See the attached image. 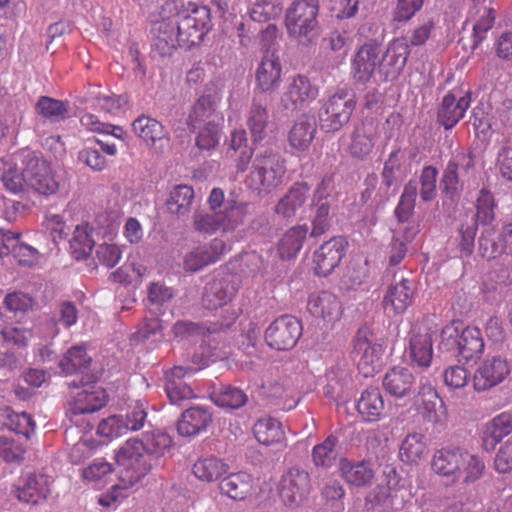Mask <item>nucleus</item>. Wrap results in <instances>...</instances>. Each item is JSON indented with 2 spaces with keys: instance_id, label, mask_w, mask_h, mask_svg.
Listing matches in <instances>:
<instances>
[{
  "instance_id": "obj_2",
  "label": "nucleus",
  "mask_w": 512,
  "mask_h": 512,
  "mask_svg": "<svg viewBox=\"0 0 512 512\" xmlns=\"http://www.w3.org/2000/svg\"><path fill=\"white\" fill-rule=\"evenodd\" d=\"M179 0H170L163 6V15L173 13L175 22L180 33V39L182 40L184 47L189 48L191 46L201 43L209 31L210 28V10L205 7H196L191 13L179 12L180 6Z\"/></svg>"
},
{
  "instance_id": "obj_23",
  "label": "nucleus",
  "mask_w": 512,
  "mask_h": 512,
  "mask_svg": "<svg viewBox=\"0 0 512 512\" xmlns=\"http://www.w3.org/2000/svg\"><path fill=\"white\" fill-rule=\"evenodd\" d=\"M416 287L412 280L401 278L391 283L384 294L383 306L395 314H403L413 303Z\"/></svg>"
},
{
  "instance_id": "obj_39",
  "label": "nucleus",
  "mask_w": 512,
  "mask_h": 512,
  "mask_svg": "<svg viewBox=\"0 0 512 512\" xmlns=\"http://www.w3.org/2000/svg\"><path fill=\"white\" fill-rule=\"evenodd\" d=\"M229 470V465L216 456L199 458L192 466L193 475L201 482L212 483L219 480Z\"/></svg>"
},
{
  "instance_id": "obj_42",
  "label": "nucleus",
  "mask_w": 512,
  "mask_h": 512,
  "mask_svg": "<svg viewBox=\"0 0 512 512\" xmlns=\"http://www.w3.org/2000/svg\"><path fill=\"white\" fill-rule=\"evenodd\" d=\"M253 434L256 440L264 446L281 443L285 438L281 422L272 417L258 419L253 426Z\"/></svg>"
},
{
  "instance_id": "obj_24",
  "label": "nucleus",
  "mask_w": 512,
  "mask_h": 512,
  "mask_svg": "<svg viewBox=\"0 0 512 512\" xmlns=\"http://www.w3.org/2000/svg\"><path fill=\"white\" fill-rule=\"evenodd\" d=\"M194 371L191 367L174 366L165 373V391L171 404L182 405L184 401L196 398L193 389L183 381L184 377L192 375Z\"/></svg>"
},
{
  "instance_id": "obj_22",
  "label": "nucleus",
  "mask_w": 512,
  "mask_h": 512,
  "mask_svg": "<svg viewBox=\"0 0 512 512\" xmlns=\"http://www.w3.org/2000/svg\"><path fill=\"white\" fill-rule=\"evenodd\" d=\"M69 386L79 389V391L73 395L74 414L93 413L105 406L107 402L106 391L95 382L82 383L81 385H78L73 381Z\"/></svg>"
},
{
  "instance_id": "obj_35",
  "label": "nucleus",
  "mask_w": 512,
  "mask_h": 512,
  "mask_svg": "<svg viewBox=\"0 0 512 512\" xmlns=\"http://www.w3.org/2000/svg\"><path fill=\"white\" fill-rule=\"evenodd\" d=\"M19 171L17 163L13 157L0 159L1 180L7 190L14 194L28 191V182L26 177V163Z\"/></svg>"
},
{
  "instance_id": "obj_5",
  "label": "nucleus",
  "mask_w": 512,
  "mask_h": 512,
  "mask_svg": "<svg viewBox=\"0 0 512 512\" xmlns=\"http://www.w3.org/2000/svg\"><path fill=\"white\" fill-rule=\"evenodd\" d=\"M441 344L447 349L455 346L458 355L467 362L479 357L485 347L479 328L467 326L460 331L454 322L446 325L441 330Z\"/></svg>"
},
{
  "instance_id": "obj_57",
  "label": "nucleus",
  "mask_w": 512,
  "mask_h": 512,
  "mask_svg": "<svg viewBox=\"0 0 512 512\" xmlns=\"http://www.w3.org/2000/svg\"><path fill=\"white\" fill-rule=\"evenodd\" d=\"M495 200L492 193L486 189H481L476 201L475 222L482 225L492 223L495 218Z\"/></svg>"
},
{
  "instance_id": "obj_54",
  "label": "nucleus",
  "mask_w": 512,
  "mask_h": 512,
  "mask_svg": "<svg viewBox=\"0 0 512 512\" xmlns=\"http://www.w3.org/2000/svg\"><path fill=\"white\" fill-rule=\"evenodd\" d=\"M213 401L222 408L238 409L247 402V396L239 388L224 386L213 394Z\"/></svg>"
},
{
  "instance_id": "obj_47",
  "label": "nucleus",
  "mask_w": 512,
  "mask_h": 512,
  "mask_svg": "<svg viewBox=\"0 0 512 512\" xmlns=\"http://www.w3.org/2000/svg\"><path fill=\"white\" fill-rule=\"evenodd\" d=\"M134 133L147 144L153 145L166 136L163 125L156 119L141 115L132 123Z\"/></svg>"
},
{
  "instance_id": "obj_14",
  "label": "nucleus",
  "mask_w": 512,
  "mask_h": 512,
  "mask_svg": "<svg viewBox=\"0 0 512 512\" xmlns=\"http://www.w3.org/2000/svg\"><path fill=\"white\" fill-rule=\"evenodd\" d=\"M228 251L227 244L223 239L214 238L209 243L198 245L186 253L183 259V268L186 272H197L218 262Z\"/></svg>"
},
{
  "instance_id": "obj_16",
  "label": "nucleus",
  "mask_w": 512,
  "mask_h": 512,
  "mask_svg": "<svg viewBox=\"0 0 512 512\" xmlns=\"http://www.w3.org/2000/svg\"><path fill=\"white\" fill-rule=\"evenodd\" d=\"M347 242L342 237H332L324 242L313 254V270L318 276L326 277L340 264L345 255Z\"/></svg>"
},
{
  "instance_id": "obj_13",
  "label": "nucleus",
  "mask_w": 512,
  "mask_h": 512,
  "mask_svg": "<svg viewBox=\"0 0 512 512\" xmlns=\"http://www.w3.org/2000/svg\"><path fill=\"white\" fill-rule=\"evenodd\" d=\"M310 490L311 481L308 472L294 467L282 476L279 496L286 506L296 507L307 499Z\"/></svg>"
},
{
  "instance_id": "obj_32",
  "label": "nucleus",
  "mask_w": 512,
  "mask_h": 512,
  "mask_svg": "<svg viewBox=\"0 0 512 512\" xmlns=\"http://www.w3.org/2000/svg\"><path fill=\"white\" fill-rule=\"evenodd\" d=\"M15 493L20 501L37 504L50 493L48 479L44 475L29 474L17 486Z\"/></svg>"
},
{
  "instance_id": "obj_58",
  "label": "nucleus",
  "mask_w": 512,
  "mask_h": 512,
  "mask_svg": "<svg viewBox=\"0 0 512 512\" xmlns=\"http://www.w3.org/2000/svg\"><path fill=\"white\" fill-rule=\"evenodd\" d=\"M438 170L431 165L424 166L421 170L419 183H420V198L424 202H430L436 197V181Z\"/></svg>"
},
{
  "instance_id": "obj_36",
  "label": "nucleus",
  "mask_w": 512,
  "mask_h": 512,
  "mask_svg": "<svg viewBox=\"0 0 512 512\" xmlns=\"http://www.w3.org/2000/svg\"><path fill=\"white\" fill-rule=\"evenodd\" d=\"M384 409L385 403L379 388H367L361 393L357 402V411L364 421H379Z\"/></svg>"
},
{
  "instance_id": "obj_11",
  "label": "nucleus",
  "mask_w": 512,
  "mask_h": 512,
  "mask_svg": "<svg viewBox=\"0 0 512 512\" xmlns=\"http://www.w3.org/2000/svg\"><path fill=\"white\" fill-rule=\"evenodd\" d=\"M354 348L360 355L358 370L364 377H373L380 371L385 348L381 342L372 340V334L368 329L358 330Z\"/></svg>"
},
{
  "instance_id": "obj_18",
  "label": "nucleus",
  "mask_w": 512,
  "mask_h": 512,
  "mask_svg": "<svg viewBox=\"0 0 512 512\" xmlns=\"http://www.w3.org/2000/svg\"><path fill=\"white\" fill-rule=\"evenodd\" d=\"M418 412L431 423H443L447 418V409L436 389L430 384H422L413 397Z\"/></svg>"
},
{
  "instance_id": "obj_46",
  "label": "nucleus",
  "mask_w": 512,
  "mask_h": 512,
  "mask_svg": "<svg viewBox=\"0 0 512 512\" xmlns=\"http://www.w3.org/2000/svg\"><path fill=\"white\" fill-rule=\"evenodd\" d=\"M462 459L459 467V481L464 484H471L480 480L486 470L484 459L467 449H465Z\"/></svg>"
},
{
  "instance_id": "obj_37",
  "label": "nucleus",
  "mask_w": 512,
  "mask_h": 512,
  "mask_svg": "<svg viewBox=\"0 0 512 512\" xmlns=\"http://www.w3.org/2000/svg\"><path fill=\"white\" fill-rule=\"evenodd\" d=\"M316 131L315 121L302 115L294 122L288 133L289 145L297 151H306L315 138Z\"/></svg>"
},
{
  "instance_id": "obj_52",
  "label": "nucleus",
  "mask_w": 512,
  "mask_h": 512,
  "mask_svg": "<svg viewBox=\"0 0 512 512\" xmlns=\"http://www.w3.org/2000/svg\"><path fill=\"white\" fill-rule=\"evenodd\" d=\"M90 362L91 358L87 355L84 346H73L60 360L59 366L64 373L72 374L87 368Z\"/></svg>"
},
{
  "instance_id": "obj_10",
  "label": "nucleus",
  "mask_w": 512,
  "mask_h": 512,
  "mask_svg": "<svg viewBox=\"0 0 512 512\" xmlns=\"http://www.w3.org/2000/svg\"><path fill=\"white\" fill-rule=\"evenodd\" d=\"M511 373V364L507 358L488 356L476 367L472 376L473 388L482 393L493 389L506 380Z\"/></svg>"
},
{
  "instance_id": "obj_43",
  "label": "nucleus",
  "mask_w": 512,
  "mask_h": 512,
  "mask_svg": "<svg viewBox=\"0 0 512 512\" xmlns=\"http://www.w3.org/2000/svg\"><path fill=\"white\" fill-rule=\"evenodd\" d=\"M308 233L306 225H297L288 229L278 243V252L282 259L295 257L301 250Z\"/></svg>"
},
{
  "instance_id": "obj_20",
  "label": "nucleus",
  "mask_w": 512,
  "mask_h": 512,
  "mask_svg": "<svg viewBox=\"0 0 512 512\" xmlns=\"http://www.w3.org/2000/svg\"><path fill=\"white\" fill-rule=\"evenodd\" d=\"M380 136V125L373 119H365L354 128L349 145L351 157L364 160L372 153Z\"/></svg>"
},
{
  "instance_id": "obj_27",
  "label": "nucleus",
  "mask_w": 512,
  "mask_h": 512,
  "mask_svg": "<svg viewBox=\"0 0 512 512\" xmlns=\"http://www.w3.org/2000/svg\"><path fill=\"white\" fill-rule=\"evenodd\" d=\"M236 292L237 288L229 278H215L205 287L202 297L203 306L209 310L221 308L232 301Z\"/></svg>"
},
{
  "instance_id": "obj_49",
  "label": "nucleus",
  "mask_w": 512,
  "mask_h": 512,
  "mask_svg": "<svg viewBox=\"0 0 512 512\" xmlns=\"http://www.w3.org/2000/svg\"><path fill=\"white\" fill-rule=\"evenodd\" d=\"M410 46L405 38L393 40L387 47L384 55L390 73L399 74L404 69L410 55Z\"/></svg>"
},
{
  "instance_id": "obj_41",
  "label": "nucleus",
  "mask_w": 512,
  "mask_h": 512,
  "mask_svg": "<svg viewBox=\"0 0 512 512\" xmlns=\"http://www.w3.org/2000/svg\"><path fill=\"white\" fill-rule=\"evenodd\" d=\"M219 488L229 498L241 501L251 495L253 479L245 472L232 473L220 482Z\"/></svg>"
},
{
  "instance_id": "obj_26",
  "label": "nucleus",
  "mask_w": 512,
  "mask_h": 512,
  "mask_svg": "<svg viewBox=\"0 0 512 512\" xmlns=\"http://www.w3.org/2000/svg\"><path fill=\"white\" fill-rule=\"evenodd\" d=\"M154 47L161 56H170L178 47H184L173 13L157 23L154 29Z\"/></svg>"
},
{
  "instance_id": "obj_9",
  "label": "nucleus",
  "mask_w": 512,
  "mask_h": 512,
  "mask_svg": "<svg viewBox=\"0 0 512 512\" xmlns=\"http://www.w3.org/2000/svg\"><path fill=\"white\" fill-rule=\"evenodd\" d=\"M319 4L317 0H295L285 15V24L290 36L307 37L316 27Z\"/></svg>"
},
{
  "instance_id": "obj_38",
  "label": "nucleus",
  "mask_w": 512,
  "mask_h": 512,
  "mask_svg": "<svg viewBox=\"0 0 512 512\" xmlns=\"http://www.w3.org/2000/svg\"><path fill=\"white\" fill-rule=\"evenodd\" d=\"M342 478L350 486L364 487L369 485L374 478V470L370 462H350L346 459L340 461Z\"/></svg>"
},
{
  "instance_id": "obj_60",
  "label": "nucleus",
  "mask_w": 512,
  "mask_h": 512,
  "mask_svg": "<svg viewBox=\"0 0 512 512\" xmlns=\"http://www.w3.org/2000/svg\"><path fill=\"white\" fill-rule=\"evenodd\" d=\"M131 487L127 483V479L122 480L120 478V482L113 485L110 491L99 496L98 504L105 508H116L128 496V490Z\"/></svg>"
},
{
  "instance_id": "obj_62",
  "label": "nucleus",
  "mask_w": 512,
  "mask_h": 512,
  "mask_svg": "<svg viewBox=\"0 0 512 512\" xmlns=\"http://www.w3.org/2000/svg\"><path fill=\"white\" fill-rule=\"evenodd\" d=\"M193 228L197 233L205 235L221 231L217 212H196L193 217Z\"/></svg>"
},
{
  "instance_id": "obj_34",
  "label": "nucleus",
  "mask_w": 512,
  "mask_h": 512,
  "mask_svg": "<svg viewBox=\"0 0 512 512\" xmlns=\"http://www.w3.org/2000/svg\"><path fill=\"white\" fill-rule=\"evenodd\" d=\"M415 377L405 367H393L383 378V388L392 397L403 398L411 392Z\"/></svg>"
},
{
  "instance_id": "obj_63",
  "label": "nucleus",
  "mask_w": 512,
  "mask_h": 512,
  "mask_svg": "<svg viewBox=\"0 0 512 512\" xmlns=\"http://www.w3.org/2000/svg\"><path fill=\"white\" fill-rule=\"evenodd\" d=\"M8 426L13 432L29 438L34 433L36 424L26 412H13L8 416Z\"/></svg>"
},
{
  "instance_id": "obj_48",
  "label": "nucleus",
  "mask_w": 512,
  "mask_h": 512,
  "mask_svg": "<svg viewBox=\"0 0 512 512\" xmlns=\"http://www.w3.org/2000/svg\"><path fill=\"white\" fill-rule=\"evenodd\" d=\"M194 199V190L188 185L175 186L166 200V206L171 214L178 217L189 213Z\"/></svg>"
},
{
  "instance_id": "obj_25",
  "label": "nucleus",
  "mask_w": 512,
  "mask_h": 512,
  "mask_svg": "<svg viewBox=\"0 0 512 512\" xmlns=\"http://www.w3.org/2000/svg\"><path fill=\"white\" fill-rule=\"evenodd\" d=\"M470 93L457 97L454 93H447L440 104L437 112V121L446 129H452L464 118L470 107Z\"/></svg>"
},
{
  "instance_id": "obj_4",
  "label": "nucleus",
  "mask_w": 512,
  "mask_h": 512,
  "mask_svg": "<svg viewBox=\"0 0 512 512\" xmlns=\"http://www.w3.org/2000/svg\"><path fill=\"white\" fill-rule=\"evenodd\" d=\"M439 331L435 317L425 316L417 320L409 333V356L414 364L427 368L433 358V339Z\"/></svg>"
},
{
  "instance_id": "obj_19",
  "label": "nucleus",
  "mask_w": 512,
  "mask_h": 512,
  "mask_svg": "<svg viewBox=\"0 0 512 512\" xmlns=\"http://www.w3.org/2000/svg\"><path fill=\"white\" fill-rule=\"evenodd\" d=\"M464 451L465 448L460 446H445L435 450L430 463L432 472L451 483L458 482Z\"/></svg>"
},
{
  "instance_id": "obj_1",
  "label": "nucleus",
  "mask_w": 512,
  "mask_h": 512,
  "mask_svg": "<svg viewBox=\"0 0 512 512\" xmlns=\"http://www.w3.org/2000/svg\"><path fill=\"white\" fill-rule=\"evenodd\" d=\"M286 171L285 158L266 148L252 159L246 185L256 195L267 196L283 184Z\"/></svg>"
},
{
  "instance_id": "obj_17",
  "label": "nucleus",
  "mask_w": 512,
  "mask_h": 512,
  "mask_svg": "<svg viewBox=\"0 0 512 512\" xmlns=\"http://www.w3.org/2000/svg\"><path fill=\"white\" fill-rule=\"evenodd\" d=\"M307 310L314 318L326 324H334L343 313L341 301L334 293L326 290L309 294Z\"/></svg>"
},
{
  "instance_id": "obj_53",
  "label": "nucleus",
  "mask_w": 512,
  "mask_h": 512,
  "mask_svg": "<svg viewBox=\"0 0 512 512\" xmlns=\"http://www.w3.org/2000/svg\"><path fill=\"white\" fill-rule=\"evenodd\" d=\"M337 444V437L329 435L322 443L314 446L312 450L314 464L324 468L331 467L337 458V452L335 450Z\"/></svg>"
},
{
  "instance_id": "obj_6",
  "label": "nucleus",
  "mask_w": 512,
  "mask_h": 512,
  "mask_svg": "<svg viewBox=\"0 0 512 512\" xmlns=\"http://www.w3.org/2000/svg\"><path fill=\"white\" fill-rule=\"evenodd\" d=\"M19 157L22 163H26L28 190L43 196H50L58 191L59 182L45 159L31 151L22 152Z\"/></svg>"
},
{
  "instance_id": "obj_21",
  "label": "nucleus",
  "mask_w": 512,
  "mask_h": 512,
  "mask_svg": "<svg viewBox=\"0 0 512 512\" xmlns=\"http://www.w3.org/2000/svg\"><path fill=\"white\" fill-rule=\"evenodd\" d=\"M282 64L275 51H267L255 72V85L262 93L274 92L280 86Z\"/></svg>"
},
{
  "instance_id": "obj_31",
  "label": "nucleus",
  "mask_w": 512,
  "mask_h": 512,
  "mask_svg": "<svg viewBox=\"0 0 512 512\" xmlns=\"http://www.w3.org/2000/svg\"><path fill=\"white\" fill-rule=\"evenodd\" d=\"M512 432V410L503 411L488 421L483 428L482 446L493 450L503 438Z\"/></svg>"
},
{
  "instance_id": "obj_64",
  "label": "nucleus",
  "mask_w": 512,
  "mask_h": 512,
  "mask_svg": "<svg viewBox=\"0 0 512 512\" xmlns=\"http://www.w3.org/2000/svg\"><path fill=\"white\" fill-rule=\"evenodd\" d=\"M443 377L445 385L453 390L465 387L471 379L469 370L460 365L446 368Z\"/></svg>"
},
{
  "instance_id": "obj_55",
  "label": "nucleus",
  "mask_w": 512,
  "mask_h": 512,
  "mask_svg": "<svg viewBox=\"0 0 512 512\" xmlns=\"http://www.w3.org/2000/svg\"><path fill=\"white\" fill-rule=\"evenodd\" d=\"M223 124H213V126L199 127L196 131L195 146L201 151H212L220 142V135Z\"/></svg>"
},
{
  "instance_id": "obj_44",
  "label": "nucleus",
  "mask_w": 512,
  "mask_h": 512,
  "mask_svg": "<svg viewBox=\"0 0 512 512\" xmlns=\"http://www.w3.org/2000/svg\"><path fill=\"white\" fill-rule=\"evenodd\" d=\"M253 143L263 141L267 136L269 115L267 108L253 100L246 119Z\"/></svg>"
},
{
  "instance_id": "obj_50",
  "label": "nucleus",
  "mask_w": 512,
  "mask_h": 512,
  "mask_svg": "<svg viewBox=\"0 0 512 512\" xmlns=\"http://www.w3.org/2000/svg\"><path fill=\"white\" fill-rule=\"evenodd\" d=\"M36 112L51 122H60L67 117V104L48 96H41L36 105Z\"/></svg>"
},
{
  "instance_id": "obj_7",
  "label": "nucleus",
  "mask_w": 512,
  "mask_h": 512,
  "mask_svg": "<svg viewBox=\"0 0 512 512\" xmlns=\"http://www.w3.org/2000/svg\"><path fill=\"white\" fill-rule=\"evenodd\" d=\"M319 89L309 77L302 74L290 76L280 96L282 108L291 113L308 108L318 97Z\"/></svg>"
},
{
  "instance_id": "obj_15",
  "label": "nucleus",
  "mask_w": 512,
  "mask_h": 512,
  "mask_svg": "<svg viewBox=\"0 0 512 512\" xmlns=\"http://www.w3.org/2000/svg\"><path fill=\"white\" fill-rule=\"evenodd\" d=\"M381 45L376 40L362 44L351 60V74L360 83L368 82L380 63Z\"/></svg>"
},
{
  "instance_id": "obj_45",
  "label": "nucleus",
  "mask_w": 512,
  "mask_h": 512,
  "mask_svg": "<svg viewBox=\"0 0 512 512\" xmlns=\"http://www.w3.org/2000/svg\"><path fill=\"white\" fill-rule=\"evenodd\" d=\"M92 231L93 229L87 223L75 227L69 244L70 252L76 260H83L90 256L95 244Z\"/></svg>"
},
{
  "instance_id": "obj_59",
  "label": "nucleus",
  "mask_w": 512,
  "mask_h": 512,
  "mask_svg": "<svg viewBox=\"0 0 512 512\" xmlns=\"http://www.w3.org/2000/svg\"><path fill=\"white\" fill-rule=\"evenodd\" d=\"M128 425L122 416L112 415L99 423L97 433L106 438L120 437L128 433Z\"/></svg>"
},
{
  "instance_id": "obj_33",
  "label": "nucleus",
  "mask_w": 512,
  "mask_h": 512,
  "mask_svg": "<svg viewBox=\"0 0 512 512\" xmlns=\"http://www.w3.org/2000/svg\"><path fill=\"white\" fill-rule=\"evenodd\" d=\"M429 452L426 436L421 432L408 433L399 447V457L403 463L417 465Z\"/></svg>"
},
{
  "instance_id": "obj_3",
  "label": "nucleus",
  "mask_w": 512,
  "mask_h": 512,
  "mask_svg": "<svg viewBox=\"0 0 512 512\" xmlns=\"http://www.w3.org/2000/svg\"><path fill=\"white\" fill-rule=\"evenodd\" d=\"M356 95L352 90L340 89L323 101L319 110V123L323 131L337 132L349 121L356 108Z\"/></svg>"
},
{
  "instance_id": "obj_56",
  "label": "nucleus",
  "mask_w": 512,
  "mask_h": 512,
  "mask_svg": "<svg viewBox=\"0 0 512 512\" xmlns=\"http://www.w3.org/2000/svg\"><path fill=\"white\" fill-rule=\"evenodd\" d=\"M143 445L148 455L163 456L172 446L171 437L163 432H146L143 436Z\"/></svg>"
},
{
  "instance_id": "obj_28",
  "label": "nucleus",
  "mask_w": 512,
  "mask_h": 512,
  "mask_svg": "<svg viewBox=\"0 0 512 512\" xmlns=\"http://www.w3.org/2000/svg\"><path fill=\"white\" fill-rule=\"evenodd\" d=\"M224 118L216 109V104L211 96H201L192 106L188 115L187 125L191 131L199 127L223 124Z\"/></svg>"
},
{
  "instance_id": "obj_51",
  "label": "nucleus",
  "mask_w": 512,
  "mask_h": 512,
  "mask_svg": "<svg viewBox=\"0 0 512 512\" xmlns=\"http://www.w3.org/2000/svg\"><path fill=\"white\" fill-rule=\"evenodd\" d=\"M417 197V184L409 181L400 197L399 203L395 208V217L399 224H405L409 221L415 208V201Z\"/></svg>"
},
{
  "instance_id": "obj_61",
  "label": "nucleus",
  "mask_w": 512,
  "mask_h": 512,
  "mask_svg": "<svg viewBox=\"0 0 512 512\" xmlns=\"http://www.w3.org/2000/svg\"><path fill=\"white\" fill-rule=\"evenodd\" d=\"M440 186L443 193L451 199L459 195L462 190V184L459 179V172L456 170L454 163H447L440 181Z\"/></svg>"
},
{
  "instance_id": "obj_40",
  "label": "nucleus",
  "mask_w": 512,
  "mask_h": 512,
  "mask_svg": "<svg viewBox=\"0 0 512 512\" xmlns=\"http://www.w3.org/2000/svg\"><path fill=\"white\" fill-rule=\"evenodd\" d=\"M217 214L221 232H233L244 223L248 215V204L234 199H228L225 202L224 209L218 211Z\"/></svg>"
},
{
  "instance_id": "obj_30",
  "label": "nucleus",
  "mask_w": 512,
  "mask_h": 512,
  "mask_svg": "<svg viewBox=\"0 0 512 512\" xmlns=\"http://www.w3.org/2000/svg\"><path fill=\"white\" fill-rule=\"evenodd\" d=\"M310 193V187L305 182H295L278 200L274 211L282 218H292L304 206Z\"/></svg>"
},
{
  "instance_id": "obj_8",
  "label": "nucleus",
  "mask_w": 512,
  "mask_h": 512,
  "mask_svg": "<svg viewBox=\"0 0 512 512\" xmlns=\"http://www.w3.org/2000/svg\"><path fill=\"white\" fill-rule=\"evenodd\" d=\"M145 448L142 440L129 439L116 453L115 459L121 470L119 471L122 480L127 479L130 486L138 483L148 471L145 459Z\"/></svg>"
},
{
  "instance_id": "obj_12",
  "label": "nucleus",
  "mask_w": 512,
  "mask_h": 512,
  "mask_svg": "<svg viewBox=\"0 0 512 512\" xmlns=\"http://www.w3.org/2000/svg\"><path fill=\"white\" fill-rule=\"evenodd\" d=\"M302 334L300 321L289 315L275 319L265 331L267 344L276 350H289L295 346Z\"/></svg>"
},
{
  "instance_id": "obj_29",
  "label": "nucleus",
  "mask_w": 512,
  "mask_h": 512,
  "mask_svg": "<svg viewBox=\"0 0 512 512\" xmlns=\"http://www.w3.org/2000/svg\"><path fill=\"white\" fill-rule=\"evenodd\" d=\"M212 413L205 406H192L186 409L177 423V430L181 436L190 437L205 431L212 423Z\"/></svg>"
}]
</instances>
